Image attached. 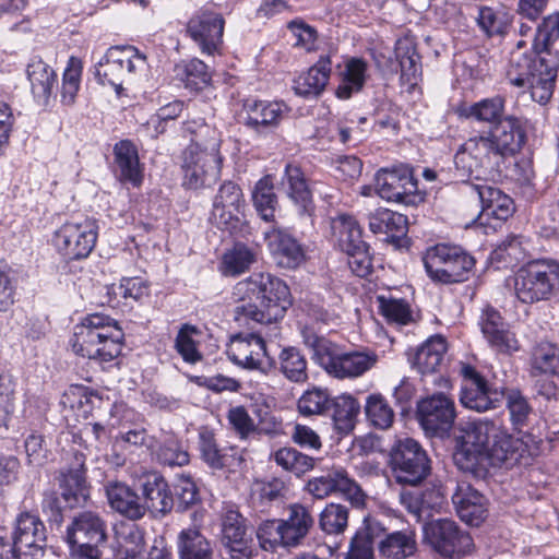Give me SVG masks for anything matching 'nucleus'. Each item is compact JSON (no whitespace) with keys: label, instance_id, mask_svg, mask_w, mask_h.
Returning <instances> with one entry per match:
<instances>
[{"label":"nucleus","instance_id":"nucleus-1","mask_svg":"<svg viewBox=\"0 0 559 559\" xmlns=\"http://www.w3.org/2000/svg\"><path fill=\"white\" fill-rule=\"evenodd\" d=\"M506 99L500 95L483 98L462 109L461 116L489 124L483 133L467 139L454 155L459 176L479 179L506 158L520 154L527 143L530 121L504 115Z\"/></svg>","mask_w":559,"mask_h":559},{"label":"nucleus","instance_id":"nucleus-2","mask_svg":"<svg viewBox=\"0 0 559 559\" xmlns=\"http://www.w3.org/2000/svg\"><path fill=\"white\" fill-rule=\"evenodd\" d=\"M233 295L237 301L233 319L239 326L250 330L277 323L293 304L285 281L265 272L252 273L239 281Z\"/></svg>","mask_w":559,"mask_h":559},{"label":"nucleus","instance_id":"nucleus-3","mask_svg":"<svg viewBox=\"0 0 559 559\" xmlns=\"http://www.w3.org/2000/svg\"><path fill=\"white\" fill-rule=\"evenodd\" d=\"M123 340L124 333L115 319L95 312L74 326L70 344L76 355L105 364L118 358Z\"/></svg>","mask_w":559,"mask_h":559},{"label":"nucleus","instance_id":"nucleus-4","mask_svg":"<svg viewBox=\"0 0 559 559\" xmlns=\"http://www.w3.org/2000/svg\"><path fill=\"white\" fill-rule=\"evenodd\" d=\"M304 344L312 350V359L329 376L336 379L357 378L368 371L377 361L374 354L342 352L323 336L310 329L301 332Z\"/></svg>","mask_w":559,"mask_h":559},{"label":"nucleus","instance_id":"nucleus-5","mask_svg":"<svg viewBox=\"0 0 559 559\" xmlns=\"http://www.w3.org/2000/svg\"><path fill=\"white\" fill-rule=\"evenodd\" d=\"M108 539L107 519L96 510L76 512L66 528L64 542L71 559H100Z\"/></svg>","mask_w":559,"mask_h":559},{"label":"nucleus","instance_id":"nucleus-6","mask_svg":"<svg viewBox=\"0 0 559 559\" xmlns=\"http://www.w3.org/2000/svg\"><path fill=\"white\" fill-rule=\"evenodd\" d=\"M423 262L428 277L442 285L468 281L476 264L475 258L464 248L450 243H437L428 248Z\"/></svg>","mask_w":559,"mask_h":559},{"label":"nucleus","instance_id":"nucleus-7","mask_svg":"<svg viewBox=\"0 0 559 559\" xmlns=\"http://www.w3.org/2000/svg\"><path fill=\"white\" fill-rule=\"evenodd\" d=\"M514 292L523 304L550 300L559 293V263L538 260L520 267L514 277Z\"/></svg>","mask_w":559,"mask_h":559},{"label":"nucleus","instance_id":"nucleus-8","mask_svg":"<svg viewBox=\"0 0 559 559\" xmlns=\"http://www.w3.org/2000/svg\"><path fill=\"white\" fill-rule=\"evenodd\" d=\"M495 429L480 425V421L468 423L461 435L455 437L453 461L457 468L473 477L485 478L489 472L488 433Z\"/></svg>","mask_w":559,"mask_h":559},{"label":"nucleus","instance_id":"nucleus-9","mask_svg":"<svg viewBox=\"0 0 559 559\" xmlns=\"http://www.w3.org/2000/svg\"><path fill=\"white\" fill-rule=\"evenodd\" d=\"M98 230V222L94 217L70 219L53 231L51 243L66 262L82 261L94 250Z\"/></svg>","mask_w":559,"mask_h":559},{"label":"nucleus","instance_id":"nucleus-10","mask_svg":"<svg viewBox=\"0 0 559 559\" xmlns=\"http://www.w3.org/2000/svg\"><path fill=\"white\" fill-rule=\"evenodd\" d=\"M376 193L384 201L417 206L426 199V192L418 188L414 168L407 164L380 168L374 175Z\"/></svg>","mask_w":559,"mask_h":559},{"label":"nucleus","instance_id":"nucleus-11","mask_svg":"<svg viewBox=\"0 0 559 559\" xmlns=\"http://www.w3.org/2000/svg\"><path fill=\"white\" fill-rule=\"evenodd\" d=\"M389 465L396 483L417 486L431 474V460L413 438L399 439L389 452Z\"/></svg>","mask_w":559,"mask_h":559},{"label":"nucleus","instance_id":"nucleus-12","mask_svg":"<svg viewBox=\"0 0 559 559\" xmlns=\"http://www.w3.org/2000/svg\"><path fill=\"white\" fill-rule=\"evenodd\" d=\"M145 61V56L134 46H112L96 63L94 74L99 84L112 86L117 96H121L126 80L143 69Z\"/></svg>","mask_w":559,"mask_h":559},{"label":"nucleus","instance_id":"nucleus-13","mask_svg":"<svg viewBox=\"0 0 559 559\" xmlns=\"http://www.w3.org/2000/svg\"><path fill=\"white\" fill-rule=\"evenodd\" d=\"M226 355L235 366L247 371L269 376L276 370V360L267 355L266 343L259 332L234 335Z\"/></svg>","mask_w":559,"mask_h":559},{"label":"nucleus","instance_id":"nucleus-14","mask_svg":"<svg viewBox=\"0 0 559 559\" xmlns=\"http://www.w3.org/2000/svg\"><path fill=\"white\" fill-rule=\"evenodd\" d=\"M13 559H43L47 548V530L41 519L29 511L20 512L11 535Z\"/></svg>","mask_w":559,"mask_h":559},{"label":"nucleus","instance_id":"nucleus-15","mask_svg":"<svg viewBox=\"0 0 559 559\" xmlns=\"http://www.w3.org/2000/svg\"><path fill=\"white\" fill-rule=\"evenodd\" d=\"M424 534L431 548L444 558L466 556L474 547L472 536L449 519H438L427 523Z\"/></svg>","mask_w":559,"mask_h":559},{"label":"nucleus","instance_id":"nucleus-16","mask_svg":"<svg viewBox=\"0 0 559 559\" xmlns=\"http://www.w3.org/2000/svg\"><path fill=\"white\" fill-rule=\"evenodd\" d=\"M245 207L246 200L240 186L225 180L213 198L210 219L219 229L235 234L243 224Z\"/></svg>","mask_w":559,"mask_h":559},{"label":"nucleus","instance_id":"nucleus-17","mask_svg":"<svg viewBox=\"0 0 559 559\" xmlns=\"http://www.w3.org/2000/svg\"><path fill=\"white\" fill-rule=\"evenodd\" d=\"M225 19L222 13L202 7L197 10L186 24V33L198 46L201 53L215 56L221 53Z\"/></svg>","mask_w":559,"mask_h":559},{"label":"nucleus","instance_id":"nucleus-18","mask_svg":"<svg viewBox=\"0 0 559 559\" xmlns=\"http://www.w3.org/2000/svg\"><path fill=\"white\" fill-rule=\"evenodd\" d=\"M417 418L427 435L443 438L454 424V402L442 393L423 399L417 404Z\"/></svg>","mask_w":559,"mask_h":559},{"label":"nucleus","instance_id":"nucleus-19","mask_svg":"<svg viewBox=\"0 0 559 559\" xmlns=\"http://www.w3.org/2000/svg\"><path fill=\"white\" fill-rule=\"evenodd\" d=\"M223 156L183 150L182 186L198 190L213 186L222 174Z\"/></svg>","mask_w":559,"mask_h":559},{"label":"nucleus","instance_id":"nucleus-20","mask_svg":"<svg viewBox=\"0 0 559 559\" xmlns=\"http://www.w3.org/2000/svg\"><path fill=\"white\" fill-rule=\"evenodd\" d=\"M242 110L243 126L255 134L265 136L280 127L290 109L284 102L247 99Z\"/></svg>","mask_w":559,"mask_h":559},{"label":"nucleus","instance_id":"nucleus-21","mask_svg":"<svg viewBox=\"0 0 559 559\" xmlns=\"http://www.w3.org/2000/svg\"><path fill=\"white\" fill-rule=\"evenodd\" d=\"M480 425L495 429L488 433V456L492 467L513 466L526 456L531 455L527 443L522 438H514L506 430H502L493 421L479 420Z\"/></svg>","mask_w":559,"mask_h":559},{"label":"nucleus","instance_id":"nucleus-22","mask_svg":"<svg viewBox=\"0 0 559 559\" xmlns=\"http://www.w3.org/2000/svg\"><path fill=\"white\" fill-rule=\"evenodd\" d=\"M478 324L489 346L497 353L512 354L519 350V342L514 333L495 307L486 305L483 308Z\"/></svg>","mask_w":559,"mask_h":559},{"label":"nucleus","instance_id":"nucleus-23","mask_svg":"<svg viewBox=\"0 0 559 559\" xmlns=\"http://www.w3.org/2000/svg\"><path fill=\"white\" fill-rule=\"evenodd\" d=\"M140 490L144 515L150 512L155 519L164 518L175 507L174 495L165 477L150 473L140 479Z\"/></svg>","mask_w":559,"mask_h":559},{"label":"nucleus","instance_id":"nucleus-24","mask_svg":"<svg viewBox=\"0 0 559 559\" xmlns=\"http://www.w3.org/2000/svg\"><path fill=\"white\" fill-rule=\"evenodd\" d=\"M264 239L278 266L296 269L305 262L304 246L287 229L271 226L264 231Z\"/></svg>","mask_w":559,"mask_h":559},{"label":"nucleus","instance_id":"nucleus-25","mask_svg":"<svg viewBox=\"0 0 559 559\" xmlns=\"http://www.w3.org/2000/svg\"><path fill=\"white\" fill-rule=\"evenodd\" d=\"M452 502L459 518L468 525L479 526L488 515L486 497L466 481L457 483Z\"/></svg>","mask_w":559,"mask_h":559},{"label":"nucleus","instance_id":"nucleus-26","mask_svg":"<svg viewBox=\"0 0 559 559\" xmlns=\"http://www.w3.org/2000/svg\"><path fill=\"white\" fill-rule=\"evenodd\" d=\"M247 520L234 507H226L222 518V540L233 559L251 556Z\"/></svg>","mask_w":559,"mask_h":559},{"label":"nucleus","instance_id":"nucleus-27","mask_svg":"<svg viewBox=\"0 0 559 559\" xmlns=\"http://www.w3.org/2000/svg\"><path fill=\"white\" fill-rule=\"evenodd\" d=\"M115 162V176L121 183H131L140 187L144 179L139 152L131 140H120L112 150Z\"/></svg>","mask_w":559,"mask_h":559},{"label":"nucleus","instance_id":"nucleus-28","mask_svg":"<svg viewBox=\"0 0 559 559\" xmlns=\"http://www.w3.org/2000/svg\"><path fill=\"white\" fill-rule=\"evenodd\" d=\"M175 78L191 94H212L214 91L213 72L198 58L182 60L174 69Z\"/></svg>","mask_w":559,"mask_h":559},{"label":"nucleus","instance_id":"nucleus-29","mask_svg":"<svg viewBox=\"0 0 559 559\" xmlns=\"http://www.w3.org/2000/svg\"><path fill=\"white\" fill-rule=\"evenodd\" d=\"M106 497L110 508L130 521L144 518L141 496L124 483L110 481L106 485Z\"/></svg>","mask_w":559,"mask_h":559},{"label":"nucleus","instance_id":"nucleus-30","mask_svg":"<svg viewBox=\"0 0 559 559\" xmlns=\"http://www.w3.org/2000/svg\"><path fill=\"white\" fill-rule=\"evenodd\" d=\"M332 62L330 56H320L313 66L294 80L293 88L296 95L304 98L320 96L330 80Z\"/></svg>","mask_w":559,"mask_h":559},{"label":"nucleus","instance_id":"nucleus-31","mask_svg":"<svg viewBox=\"0 0 559 559\" xmlns=\"http://www.w3.org/2000/svg\"><path fill=\"white\" fill-rule=\"evenodd\" d=\"M182 134L190 139V144L185 150L222 156L219 132L216 128L206 123L204 119L198 118L183 121Z\"/></svg>","mask_w":559,"mask_h":559},{"label":"nucleus","instance_id":"nucleus-32","mask_svg":"<svg viewBox=\"0 0 559 559\" xmlns=\"http://www.w3.org/2000/svg\"><path fill=\"white\" fill-rule=\"evenodd\" d=\"M282 185L286 187L287 197L297 206L300 214H309L313 210L312 192L300 166L286 164Z\"/></svg>","mask_w":559,"mask_h":559},{"label":"nucleus","instance_id":"nucleus-33","mask_svg":"<svg viewBox=\"0 0 559 559\" xmlns=\"http://www.w3.org/2000/svg\"><path fill=\"white\" fill-rule=\"evenodd\" d=\"M504 400V391L492 388L487 380L474 385L462 386L460 394L461 404L468 409L478 413L499 407Z\"/></svg>","mask_w":559,"mask_h":559},{"label":"nucleus","instance_id":"nucleus-34","mask_svg":"<svg viewBox=\"0 0 559 559\" xmlns=\"http://www.w3.org/2000/svg\"><path fill=\"white\" fill-rule=\"evenodd\" d=\"M448 349L445 337L440 334L430 336L415 352L411 359L413 368L423 376L439 371Z\"/></svg>","mask_w":559,"mask_h":559},{"label":"nucleus","instance_id":"nucleus-35","mask_svg":"<svg viewBox=\"0 0 559 559\" xmlns=\"http://www.w3.org/2000/svg\"><path fill=\"white\" fill-rule=\"evenodd\" d=\"M176 546L178 559H214V543L199 527L182 528Z\"/></svg>","mask_w":559,"mask_h":559},{"label":"nucleus","instance_id":"nucleus-36","mask_svg":"<svg viewBox=\"0 0 559 559\" xmlns=\"http://www.w3.org/2000/svg\"><path fill=\"white\" fill-rule=\"evenodd\" d=\"M369 229L385 235L389 242H399L408 230L407 216L389 209H377L368 215Z\"/></svg>","mask_w":559,"mask_h":559},{"label":"nucleus","instance_id":"nucleus-37","mask_svg":"<svg viewBox=\"0 0 559 559\" xmlns=\"http://www.w3.org/2000/svg\"><path fill=\"white\" fill-rule=\"evenodd\" d=\"M481 204V213L499 221H507L514 213V202L499 188L487 185H472Z\"/></svg>","mask_w":559,"mask_h":559},{"label":"nucleus","instance_id":"nucleus-38","mask_svg":"<svg viewBox=\"0 0 559 559\" xmlns=\"http://www.w3.org/2000/svg\"><path fill=\"white\" fill-rule=\"evenodd\" d=\"M557 74V60L543 58L539 60L537 73L530 78V83L524 88L530 90L534 102L545 105L554 94Z\"/></svg>","mask_w":559,"mask_h":559},{"label":"nucleus","instance_id":"nucleus-39","mask_svg":"<svg viewBox=\"0 0 559 559\" xmlns=\"http://www.w3.org/2000/svg\"><path fill=\"white\" fill-rule=\"evenodd\" d=\"M27 78L34 97L48 102L57 85V73L39 56H33L27 64Z\"/></svg>","mask_w":559,"mask_h":559},{"label":"nucleus","instance_id":"nucleus-40","mask_svg":"<svg viewBox=\"0 0 559 559\" xmlns=\"http://www.w3.org/2000/svg\"><path fill=\"white\" fill-rule=\"evenodd\" d=\"M277 369L292 383L304 384L309 380L308 360L296 346H285L281 349L276 361Z\"/></svg>","mask_w":559,"mask_h":559},{"label":"nucleus","instance_id":"nucleus-41","mask_svg":"<svg viewBox=\"0 0 559 559\" xmlns=\"http://www.w3.org/2000/svg\"><path fill=\"white\" fill-rule=\"evenodd\" d=\"M394 55L401 71V81L414 86L421 75L420 56L411 38H400L395 43Z\"/></svg>","mask_w":559,"mask_h":559},{"label":"nucleus","instance_id":"nucleus-42","mask_svg":"<svg viewBox=\"0 0 559 559\" xmlns=\"http://www.w3.org/2000/svg\"><path fill=\"white\" fill-rule=\"evenodd\" d=\"M359 411L360 405L355 397L349 394H341L332 397L326 416L332 418L338 433L348 435L355 428Z\"/></svg>","mask_w":559,"mask_h":559},{"label":"nucleus","instance_id":"nucleus-43","mask_svg":"<svg viewBox=\"0 0 559 559\" xmlns=\"http://www.w3.org/2000/svg\"><path fill=\"white\" fill-rule=\"evenodd\" d=\"M270 460L284 472L300 478L314 469L318 459L294 447H283L273 452Z\"/></svg>","mask_w":559,"mask_h":559},{"label":"nucleus","instance_id":"nucleus-44","mask_svg":"<svg viewBox=\"0 0 559 559\" xmlns=\"http://www.w3.org/2000/svg\"><path fill=\"white\" fill-rule=\"evenodd\" d=\"M533 50L536 55L543 52L548 55L547 59L556 60L559 53V13L545 16L538 24L534 40Z\"/></svg>","mask_w":559,"mask_h":559},{"label":"nucleus","instance_id":"nucleus-45","mask_svg":"<svg viewBox=\"0 0 559 559\" xmlns=\"http://www.w3.org/2000/svg\"><path fill=\"white\" fill-rule=\"evenodd\" d=\"M544 57L534 59L533 53L513 49L510 52L507 80L515 87L524 88L530 83V78L537 73L539 60Z\"/></svg>","mask_w":559,"mask_h":559},{"label":"nucleus","instance_id":"nucleus-46","mask_svg":"<svg viewBox=\"0 0 559 559\" xmlns=\"http://www.w3.org/2000/svg\"><path fill=\"white\" fill-rule=\"evenodd\" d=\"M252 203L258 215L266 223L275 222L278 198L274 191V177L265 175L260 178L252 190Z\"/></svg>","mask_w":559,"mask_h":559},{"label":"nucleus","instance_id":"nucleus-47","mask_svg":"<svg viewBox=\"0 0 559 559\" xmlns=\"http://www.w3.org/2000/svg\"><path fill=\"white\" fill-rule=\"evenodd\" d=\"M198 451L202 462L213 471H221L227 466L228 454L226 448L217 442L212 429L202 426L198 432Z\"/></svg>","mask_w":559,"mask_h":559},{"label":"nucleus","instance_id":"nucleus-48","mask_svg":"<svg viewBox=\"0 0 559 559\" xmlns=\"http://www.w3.org/2000/svg\"><path fill=\"white\" fill-rule=\"evenodd\" d=\"M368 63L362 58H350L345 63V69L341 73L342 80L338 84L335 95L340 99H348L354 94L360 92L366 83Z\"/></svg>","mask_w":559,"mask_h":559},{"label":"nucleus","instance_id":"nucleus-49","mask_svg":"<svg viewBox=\"0 0 559 559\" xmlns=\"http://www.w3.org/2000/svg\"><path fill=\"white\" fill-rule=\"evenodd\" d=\"M280 521L284 526L286 545L290 547L299 545L313 525V518L308 509L298 503L290 506L287 520Z\"/></svg>","mask_w":559,"mask_h":559},{"label":"nucleus","instance_id":"nucleus-50","mask_svg":"<svg viewBox=\"0 0 559 559\" xmlns=\"http://www.w3.org/2000/svg\"><path fill=\"white\" fill-rule=\"evenodd\" d=\"M417 543L412 531H396L385 534L379 542V552L389 559H406L415 554Z\"/></svg>","mask_w":559,"mask_h":559},{"label":"nucleus","instance_id":"nucleus-51","mask_svg":"<svg viewBox=\"0 0 559 559\" xmlns=\"http://www.w3.org/2000/svg\"><path fill=\"white\" fill-rule=\"evenodd\" d=\"M531 374L559 376V346L549 342L538 343L532 352Z\"/></svg>","mask_w":559,"mask_h":559},{"label":"nucleus","instance_id":"nucleus-52","mask_svg":"<svg viewBox=\"0 0 559 559\" xmlns=\"http://www.w3.org/2000/svg\"><path fill=\"white\" fill-rule=\"evenodd\" d=\"M337 234L338 246L345 253L368 247L362 239V230L357 221L350 215H340L333 223Z\"/></svg>","mask_w":559,"mask_h":559},{"label":"nucleus","instance_id":"nucleus-53","mask_svg":"<svg viewBox=\"0 0 559 559\" xmlns=\"http://www.w3.org/2000/svg\"><path fill=\"white\" fill-rule=\"evenodd\" d=\"M55 479L59 489L87 481L86 455L78 450L70 452L66 464L57 471Z\"/></svg>","mask_w":559,"mask_h":559},{"label":"nucleus","instance_id":"nucleus-54","mask_svg":"<svg viewBox=\"0 0 559 559\" xmlns=\"http://www.w3.org/2000/svg\"><path fill=\"white\" fill-rule=\"evenodd\" d=\"M331 400L328 389L312 385L297 400V412L302 417L326 416Z\"/></svg>","mask_w":559,"mask_h":559},{"label":"nucleus","instance_id":"nucleus-55","mask_svg":"<svg viewBox=\"0 0 559 559\" xmlns=\"http://www.w3.org/2000/svg\"><path fill=\"white\" fill-rule=\"evenodd\" d=\"M257 261V252L242 242H236L222 259L223 273L238 276L250 269Z\"/></svg>","mask_w":559,"mask_h":559},{"label":"nucleus","instance_id":"nucleus-56","mask_svg":"<svg viewBox=\"0 0 559 559\" xmlns=\"http://www.w3.org/2000/svg\"><path fill=\"white\" fill-rule=\"evenodd\" d=\"M476 21L487 37L504 36L512 25L509 13L486 5L479 7Z\"/></svg>","mask_w":559,"mask_h":559},{"label":"nucleus","instance_id":"nucleus-57","mask_svg":"<svg viewBox=\"0 0 559 559\" xmlns=\"http://www.w3.org/2000/svg\"><path fill=\"white\" fill-rule=\"evenodd\" d=\"M521 236H507L490 253V261L498 267H513L525 259Z\"/></svg>","mask_w":559,"mask_h":559},{"label":"nucleus","instance_id":"nucleus-58","mask_svg":"<svg viewBox=\"0 0 559 559\" xmlns=\"http://www.w3.org/2000/svg\"><path fill=\"white\" fill-rule=\"evenodd\" d=\"M201 335V330L192 324L185 323L179 329L175 338V348L183 361L194 365L203 359L199 341L195 340V336Z\"/></svg>","mask_w":559,"mask_h":559},{"label":"nucleus","instance_id":"nucleus-59","mask_svg":"<svg viewBox=\"0 0 559 559\" xmlns=\"http://www.w3.org/2000/svg\"><path fill=\"white\" fill-rule=\"evenodd\" d=\"M83 66L81 59L70 57L62 74L60 102L63 106L71 107L75 104L80 91Z\"/></svg>","mask_w":559,"mask_h":559},{"label":"nucleus","instance_id":"nucleus-60","mask_svg":"<svg viewBox=\"0 0 559 559\" xmlns=\"http://www.w3.org/2000/svg\"><path fill=\"white\" fill-rule=\"evenodd\" d=\"M379 312L388 324L404 326L414 321L413 311L405 299L378 296Z\"/></svg>","mask_w":559,"mask_h":559},{"label":"nucleus","instance_id":"nucleus-61","mask_svg":"<svg viewBox=\"0 0 559 559\" xmlns=\"http://www.w3.org/2000/svg\"><path fill=\"white\" fill-rule=\"evenodd\" d=\"M365 412L372 426L388 429L394 420V412L386 400L379 393L370 394L366 400Z\"/></svg>","mask_w":559,"mask_h":559},{"label":"nucleus","instance_id":"nucleus-62","mask_svg":"<svg viewBox=\"0 0 559 559\" xmlns=\"http://www.w3.org/2000/svg\"><path fill=\"white\" fill-rule=\"evenodd\" d=\"M16 380L7 372L0 374V428L8 429L16 402Z\"/></svg>","mask_w":559,"mask_h":559},{"label":"nucleus","instance_id":"nucleus-63","mask_svg":"<svg viewBox=\"0 0 559 559\" xmlns=\"http://www.w3.org/2000/svg\"><path fill=\"white\" fill-rule=\"evenodd\" d=\"M504 399L512 427L518 432H521L528 424V418L533 411L532 406L521 391L516 389L508 391L507 394L504 393Z\"/></svg>","mask_w":559,"mask_h":559},{"label":"nucleus","instance_id":"nucleus-64","mask_svg":"<svg viewBox=\"0 0 559 559\" xmlns=\"http://www.w3.org/2000/svg\"><path fill=\"white\" fill-rule=\"evenodd\" d=\"M284 526L280 520H266L257 530V538L260 547L265 551H275L278 547H288Z\"/></svg>","mask_w":559,"mask_h":559}]
</instances>
